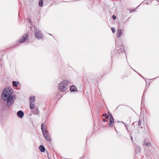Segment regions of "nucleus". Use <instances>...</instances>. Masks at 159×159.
Masks as SVG:
<instances>
[{
  "label": "nucleus",
  "mask_w": 159,
  "mask_h": 159,
  "mask_svg": "<svg viewBox=\"0 0 159 159\" xmlns=\"http://www.w3.org/2000/svg\"><path fill=\"white\" fill-rule=\"evenodd\" d=\"M10 87H6L3 90L1 99L2 100L6 101L7 105L9 106H10Z\"/></svg>",
  "instance_id": "nucleus-1"
},
{
  "label": "nucleus",
  "mask_w": 159,
  "mask_h": 159,
  "mask_svg": "<svg viewBox=\"0 0 159 159\" xmlns=\"http://www.w3.org/2000/svg\"><path fill=\"white\" fill-rule=\"evenodd\" d=\"M41 129L43 132V136L46 140L50 142L51 139L48 131L46 129V127L43 123L41 124Z\"/></svg>",
  "instance_id": "nucleus-2"
},
{
  "label": "nucleus",
  "mask_w": 159,
  "mask_h": 159,
  "mask_svg": "<svg viewBox=\"0 0 159 159\" xmlns=\"http://www.w3.org/2000/svg\"><path fill=\"white\" fill-rule=\"evenodd\" d=\"M70 83L68 80H64L61 82L59 84L58 88L60 90L62 91H66L68 89L67 85Z\"/></svg>",
  "instance_id": "nucleus-3"
},
{
  "label": "nucleus",
  "mask_w": 159,
  "mask_h": 159,
  "mask_svg": "<svg viewBox=\"0 0 159 159\" xmlns=\"http://www.w3.org/2000/svg\"><path fill=\"white\" fill-rule=\"evenodd\" d=\"M34 33L35 36L37 39H41L42 38L43 35L41 33L40 31L38 29H35Z\"/></svg>",
  "instance_id": "nucleus-4"
},
{
  "label": "nucleus",
  "mask_w": 159,
  "mask_h": 159,
  "mask_svg": "<svg viewBox=\"0 0 159 159\" xmlns=\"http://www.w3.org/2000/svg\"><path fill=\"white\" fill-rule=\"evenodd\" d=\"M28 37V34L26 33L24 34V35L21 38L20 40L18 41L20 43H22L26 41Z\"/></svg>",
  "instance_id": "nucleus-5"
},
{
  "label": "nucleus",
  "mask_w": 159,
  "mask_h": 159,
  "mask_svg": "<svg viewBox=\"0 0 159 159\" xmlns=\"http://www.w3.org/2000/svg\"><path fill=\"white\" fill-rule=\"evenodd\" d=\"M110 117L109 118V121L108 123L109 126L111 127H113L114 125V120L113 116L110 114Z\"/></svg>",
  "instance_id": "nucleus-6"
},
{
  "label": "nucleus",
  "mask_w": 159,
  "mask_h": 159,
  "mask_svg": "<svg viewBox=\"0 0 159 159\" xmlns=\"http://www.w3.org/2000/svg\"><path fill=\"white\" fill-rule=\"evenodd\" d=\"M11 89L12 90V89L11 88V105L13 103L14 100L16 99V97L15 95L11 96L12 93L11 92Z\"/></svg>",
  "instance_id": "nucleus-7"
},
{
  "label": "nucleus",
  "mask_w": 159,
  "mask_h": 159,
  "mask_svg": "<svg viewBox=\"0 0 159 159\" xmlns=\"http://www.w3.org/2000/svg\"><path fill=\"white\" fill-rule=\"evenodd\" d=\"M34 115H38L39 116L40 111L38 108H34L33 110L31 111Z\"/></svg>",
  "instance_id": "nucleus-8"
},
{
  "label": "nucleus",
  "mask_w": 159,
  "mask_h": 159,
  "mask_svg": "<svg viewBox=\"0 0 159 159\" xmlns=\"http://www.w3.org/2000/svg\"><path fill=\"white\" fill-rule=\"evenodd\" d=\"M24 115V112L21 110L17 112V115L19 118H22L23 117Z\"/></svg>",
  "instance_id": "nucleus-9"
},
{
  "label": "nucleus",
  "mask_w": 159,
  "mask_h": 159,
  "mask_svg": "<svg viewBox=\"0 0 159 159\" xmlns=\"http://www.w3.org/2000/svg\"><path fill=\"white\" fill-rule=\"evenodd\" d=\"M35 106V102H30V109H33L34 108Z\"/></svg>",
  "instance_id": "nucleus-10"
},
{
  "label": "nucleus",
  "mask_w": 159,
  "mask_h": 159,
  "mask_svg": "<svg viewBox=\"0 0 159 159\" xmlns=\"http://www.w3.org/2000/svg\"><path fill=\"white\" fill-rule=\"evenodd\" d=\"M35 97L34 96H31L30 97L29 102H35Z\"/></svg>",
  "instance_id": "nucleus-11"
},
{
  "label": "nucleus",
  "mask_w": 159,
  "mask_h": 159,
  "mask_svg": "<svg viewBox=\"0 0 159 159\" xmlns=\"http://www.w3.org/2000/svg\"><path fill=\"white\" fill-rule=\"evenodd\" d=\"M121 33V30L119 29L117 30V37L118 38L120 37Z\"/></svg>",
  "instance_id": "nucleus-12"
},
{
  "label": "nucleus",
  "mask_w": 159,
  "mask_h": 159,
  "mask_svg": "<svg viewBox=\"0 0 159 159\" xmlns=\"http://www.w3.org/2000/svg\"><path fill=\"white\" fill-rule=\"evenodd\" d=\"M70 89L71 91L74 92L77 91V89H76V87L75 86H70Z\"/></svg>",
  "instance_id": "nucleus-13"
},
{
  "label": "nucleus",
  "mask_w": 159,
  "mask_h": 159,
  "mask_svg": "<svg viewBox=\"0 0 159 159\" xmlns=\"http://www.w3.org/2000/svg\"><path fill=\"white\" fill-rule=\"evenodd\" d=\"M39 148L41 152H44L45 151V148L44 146L42 145L40 146Z\"/></svg>",
  "instance_id": "nucleus-14"
},
{
  "label": "nucleus",
  "mask_w": 159,
  "mask_h": 159,
  "mask_svg": "<svg viewBox=\"0 0 159 159\" xmlns=\"http://www.w3.org/2000/svg\"><path fill=\"white\" fill-rule=\"evenodd\" d=\"M135 152H139L141 150V149L140 147H138L137 146H136L135 147Z\"/></svg>",
  "instance_id": "nucleus-15"
},
{
  "label": "nucleus",
  "mask_w": 159,
  "mask_h": 159,
  "mask_svg": "<svg viewBox=\"0 0 159 159\" xmlns=\"http://www.w3.org/2000/svg\"><path fill=\"white\" fill-rule=\"evenodd\" d=\"M144 146H149L151 145V144L150 143L148 142L147 141H144L143 144Z\"/></svg>",
  "instance_id": "nucleus-16"
},
{
  "label": "nucleus",
  "mask_w": 159,
  "mask_h": 159,
  "mask_svg": "<svg viewBox=\"0 0 159 159\" xmlns=\"http://www.w3.org/2000/svg\"><path fill=\"white\" fill-rule=\"evenodd\" d=\"M43 0H39V6L41 7L43 6Z\"/></svg>",
  "instance_id": "nucleus-17"
},
{
  "label": "nucleus",
  "mask_w": 159,
  "mask_h": 159,
  "mask_svg": "<svg viewBox=\"0 0 159 159\" xmlns=\"http://www.w3.org/2000/svg\"><path fill=\"white\" fill-rule=\"evenodd\" d=\"M143 120L142 119H140L139 120L138 123V125L139 127H140L141 125V123L142 122Z\"/></svg>",
  "instance_id": "nucleus-18"
},
{
  "label": "nucleus",
  "mask_w": 159,
  "mask_h": 159,
  "mask_svg": "<svg viewBox=\"0 0 159 159\" xmlns=\"http://www.w3.org/2000/svg\"><path fill=\"white\" fill-rule=\"evenodd\" d=\"M12 84L14 87H16L17 86V82L15 81H12Z\"/></svg>",
  "instance_id": "nucleus-19"
},
{
  "label": "nucleus",
  "mask_w": 159,
  "mask_h": 159,
  "mask_svg": "<svg viewBox=\"0 0 159 159\" xmlns=\"http://www.w3.org/2000/svg\"><path fill=\"white\" fill-rule=\"evenodd\" d=\"M112 30V32L113 33H114L115 32V29L114 28H112L111 29Z\"/></svg>",
  "instance_id": "nucleus-20"
},
{
  "label": "nucleus",
  "mask_w": 159,
  "mask_h": 159,
  "mask_svg": "<svg viewBox=\"0 0 159 159\" xmlns=\"http://www.w3.org/2000/svg\"><path fill=\"white\" fill-rule=\"evenodd\" d=\"M112 17L113 19L114 20H115L116 18V16H115L114 15H113Z\"/></svg>",
  "instance_id": "nucleus-21"
},
{
  "label": "nucleus",
  "mask_w": 159,
  "mask_h": 159,
  "mask_svg": "<svg viewBox=\"0 0 159 159\" xmlns=\"http://www.w3.org/2000/svg\"><path fill=\"white\" fill-rule=\"evenodd\" d=\"M107 116V114L106 113H104L103 114V116L106 117V116Z\"/></svg>",
  "instance_id": "nucleus-22"
},
{
  "label": "nucleus",
  "mask_w": 159,
  "mask_h": 159,
  "mask_svg": "<svg viewBox=\"0 0 159 159\" xmlns=\"http://www.w3.org/2000/svg\"><path fill=\"white\" fill-rule=\"evenodd\" d=\"M28 20L30 23H31V21L30 19H29Z\"/></svg>",
  "instance_id": "nucleus-23"
},
{
  "label": "nucleus",
  "mask_w": 159,
  "mask_h": 159,
  "mask_svg": "<svg viewBox=\"0 0 159 159\" xmlns=\"http://www.w3.org/2000/svg\"><path fill=\"white\" fill-rule=\"evenodd\" d=\"M106 117L107 119H108L109 118V116L108 115H107Z\"/></svg>",
  "instance_id": "nucleus-24"
},
{
  "label": "nucleus",
  "mask_w": 159,
  "mask_h": 159,
  "mask_svg": "<svg viewBox=\"0 0 159 159\" xmlns=\"http://www.w3.org/2000/svg\"><path fill=\"white\" fill-rule=\"evenodd\" d=\"M133 11H131V10L130 11V12H133Z\"/></svg>",
  "instance_id": "nucleus-25"
},
{
  "label": "nucleus",
  "mask_w": 159,
  "mask_h": 159,
  "mask_svg": "<svg viewBox=\"0 0 159 159\" xmlns=\"http://www.w3.org/2000/svg\"><path fill=\"white\" fill-rule=\"evenodd\" d=\"M133 11H131V10L130 11V12H133Z\"/></svg>",
  "instance_id": "nucleus-26"
},
{
  "label": "nucleus",
  "mask_w": 159,
  "mask_h": 159,
  "mask_svg": "<svg viewBox=\"0 0 159 159\" xmlns=\"http://www.w3.org/2000/svg\"><path fill=\"white\" fill-rule=\"evenodd\" d=\"M103 121H106V120H105L104 119H103Z\"/></svg>",
  "instance_id": "nucleus-27"
}]
</instances>
